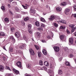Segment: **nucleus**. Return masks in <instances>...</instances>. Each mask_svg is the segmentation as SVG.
Here are the masks:
<instances>
[{
	"label": "nucleus",
	"mask_w": 76,
	"mask_h": 76,
	"mask_svg": "<svg viewBox=\"0 0 76 76\" xmlns=\"http://www.w3.org/2000/svg\"><path fill=\"white\" fill-rule=\"evenodd\" d=\"M42 52L44 55H47V51L45 49H43L42 50Z\"/></svg>",
	"instance_id": "12"
},
{
	"label": "nucleus",
	"mask_w": 76,
	"mask_h": 76,
	"mask_svg": "<svg viewBox=\"0 0 76 76\" xmlns=\"http://www.w3.org/2000/svg\"><path fill=\"white\" fill-rule=\"evenodd\" d=\"M69 26L70 27V28H73L75 26L73 24H70L69 25Z\"/></svg>",
	"instance_id": "29"
},
{
	"label": "nucleus",
	"mask_w": 76,
	"mask_h": 76,
	"mask_svg": "<svg viewBox=\"0 0 76 76\" xmlns=\"http://www.w3.org/2000/svg\"><path fill=\"white\" fill-rule=\"evenodd\" d=\"M4 70V66L2 65L0 66V72H3Z\"/></svg>",
	"instance_id": "10"
},
{
	"label": "nucleus",
	"mask_w": 76,
	"mask_h": 76,
	"mask_svg": "<svg viewBox=\"0 0 76 76\" xmlns=\"http://www.w3.org/2000/svg\"><path fill=\"white\" fill-rule=\"evenodd\" d=\"M29 51L31 55H32L33 56H34V55L35 54L34 51V50H33L32 49H30Z\"/></svg>",
	"instance_id": "5"
},
{
	"label": "nucleus",
	"mask_w": 76,
	"mask_h": 76,
	"mask_svg": "<svg viewBox=\"0 0 76 76\" xmlns=\"http://www.w3.org/2000/svg\"><path fill=\"white\" fill-rule=\"evenodd\" d=\"M56 9L57 12H60L61 10V8L59 7H57Z\"/></svg>",
	"instance_id": "14"
},
{
	"label": "nucleus",
	"mask_w": 76,
	"mask_h": 76,
	"mask_svg": "<svg viewBox=\"0 0 76 76\" xmlns=\"http://www.w3.org/2000/svg\"><path fill=\"white\" fill-rule=\"evenodd\" d=\"M22 6H23L25 9H27V7L26 6H24L23 5H22Z\"/></svg>",
	"instance_id": "48"
},
{
	"label": "nucleus",
	"mask_w": 76,
	"mask_h": 76,
	"mask_svg": "<svg viewBox=\"0 0 76 76\" xmlns=\"http://www.w3.org/2000/svg\"><path fill=\"white\" fill-rule=\"evenodd\" d=\"M60 38L61 40H63L64 39V36L63 35H61L60 37Z\"/></svg>",
	"instance_id": "25"
},
{
	"label": "nucleus",
	"mask_w": 76,
	"mask_h": 76,
	"mask_svg": "<svg viewBox=\"0 0 76 76\" xmlns=\"http://www.w3.org/2000/svg\"><path fill=\"white\" fill-rule=\"evenodd\" d=\"M70 12V9H66L65 11V14L66 15H67V13L68 12Z\"/></svg>",
	"instance_id": "17"
},
{
	"label": "nucleus",
	"mask_w": 76,
	"mask_h": 76,
	"mask_svg": "<svg viewBox=\"0 0 76 76\" xmlns=\"http://www.w3.org/2000/svg\"><path fill=\"white\" fill-rule=\"evenodd\" d=\"M28 26L29 29H31V28H32V25H31V24H29L28 25Z\"/></svg>",
	"instance_id": "39"
},
{
	"label": "nucleus",
	"mask_w": 76,
	"mask_h": 76,
	"mask_svg": "<svg viewBox=\"0 0 76 76\" xmlns=\"http://www.w3.org/2000/svg\"><path fill=\"white\" fill-rule=\"evenodd\" d=\"M11 31L12 32H13L15 31V28L13 27H12L11 28Z\"/></svg>",
	"instance_id": "45"
},
{
	"label": "nucleus",
	"mask_w": 76,
	"mask_h": 76,
	"mask_svg": "<svg viewBox=\"0 0 76 76\" xmlns=\"http://www.w3.org/2000/svg\"><path fill=\"white\" fill-rule=\"evenodd\" d=\"M48 72H49V73H50V72H51V71L50 69H49L48 70Z\"/></svg>",
	"instance_id": "64"
},
{
	"label": "nucleus",
	"mask_w": 76,
	"mask_h": 76,
	"mask_svg": "<svg viewBox=\"0 0 76 76\" xmlns=\"http://www.w3.org/2000/svg\"><path fill=\"white\" fill-rule=\"evenodd\" d=\"M40 20L41 21L43 22H45V19L43 18H41Z\"/></svg>",
	"instance_id": "26"
},
{
	"label": "nucleus",
	"mask_w": 76,
	"mask_h": 76,
	"mask_svg": "<svg viewBox=\"0 0 76 76\" xmlns=\"http://www.w3.org/2000/svg\"><path fill=\"white\" fill-rule=\"evenodd\" d=\"M66 32L68 34H70V32H69V31L68 30V29L66 30Z\"/></svg>",
	"instance_id": "54"
},
{
	"label": "nucleus",
	"mask_w": 76,
	"mask_h": 76,
	"mask_svg": "<svg viewBox=\"0 0 76 76\" xmlns=\"http://www.w3.org/2000/svg\"><path fill=\"white\" fill-rule=\"evenodd\" d=\"M12 40H13V42L14 43L15 42V39H12Z\"/></svg>",
	"instance_id": "56"
},
{
	"label": "nucleus",
	"mask_w": 76,
	"mask_h": 76,
	"mask_svg": "<svg viewBox=\"0 0 76 76\" xmlns=\"http://www.w3.org/2000/svg\"><path fill=\"white\" fill-rule=\"evenodd\" d=\"M41 70H47V68H46L45 66H43L42 67V69Z\"/></svg>",
	"instance_id": "43"
},
{
	"label": "nucleus",
	"mask_w": 76,
	"mask_h": 76,
	"mask_svg": "<svg viewBox=\"0 0 76 76\" xmlns=\"http://www.w3.org/2000/svg\"><path fill=\"white\" fill-rule=\"evenodd\" d=\"M58 75H61L63 73V71L61 69H59L58 71Z\"/></svg>",
	"instance_id": "15"
},
{
	"label": "nucleus",
	"mask_w": 76,
	"mask_h": 76,
	"mask_svg": "<svg viewBox=\"0 0 76 76\" xmlns=\"http://www.w3.org/2000/svg\"><path fill=\"white\" fill-rule=\"evenodd\" d=\"M25 76H32L31 75L26 74L25 75Z\"/></svg>",
	"instance_id": "53"
},
{
	"label": "nucleus",
	"mask_w": 76,
	"mask_h": 76,
	"mask_svg": "<svg viewBox=\"0 0 76 76\" xmlns=\"http://www.w3.org/2000/svg\"><path fill=\"white\" fill-rule=\"evenodd\" d=\"M60 28L61 29H64L65 28V26H61Z\"/></svg>",
	"instance_id": "34"
},
{
	"label": "nucleus",
	"mask_w": 76,
	"mask_h": 76,
	"mask_svg": "<svg viewBox=\"0 0 76 76\" xmlns=\"http://www.w3.org/2000/svg\"><path fill=\"white\" fill-rule=\"evenodd\" d=\"M30 14L35 13V10L33 8H30Z\"/></svg>",
	"instance_id": "3"
},
{
	"label": "nucleus",
	"mask_w": 76,
	"mask_h": 76,
	"mask_svg": "<svg viewBox=\"0 0 76 76\" xmlns=\"http://www.w3.org/2000/svg\"><path fill=\"white\" fill-rule=\"evenodd\" d=\"M8 7L9 8H10V5L9 4H8Z\"/></svg>",
	"instance_id": "63"
},
{
	"label": "nucleus",
	"mask_w": 76,
	"mask_h": 76,
	"mask_svg": "<svg viewBox=\"0 0 76 76\" xmlns=\"http://www.w3.org/2000/svg\"><path fill=\"white\" fill-rule=\"evenodd\" d=\"M36 35L38 37H40V35H41V34L38 32H37L36 33Z\"/></svg>",
	"instance_id": "27"
},
{
	"label": "nucleus",
	"mask_w": 76,
	"mask_h": 76,
	"mask_svg": "<svg viewBox=\"0 0 76 76\" xmlns=\"http://www.w3.org/2000/svg\"><path fill=\"white\" fill-rule=\"evenodd\" d=\"M9 12L11 15H13V13H12V12L10 10H9Z\"/></svg>",
	"instance_id": "50"
},
{
	"label": "nucleus",
	"mask_w": 76,
	"mask_h": 76,
	"mask_svg": "<svg viewBox=\"0 0 76 76\" xmlns=\"http://www.w3.org/2000/svg\"><path fill=\"white\" fill-rule=\"evenodd\" d=\"M28 32L30 34H32V30H28Z\"/></svg>",
	"instance_id": "46"
},
{
	"label": "nucleus",
	"mask_w": 76,
	"mask_h": 76,
	"mask_svg": "<svg viewBox=\"0 0 76 76\" xmlns=\"http://www.w3.org/2000/svg\"><path fill=\"white\" fill-rule=\"evenodd\" d=\"M21 24L22 25H25V22H24V21L23 20L21 21Z\"/></svg>",
	"instance_id": "32"
},
{
	"label": "nucleus",
	"mask_w": 76,
	"mask_h": 76,
	"mask_svg": "<svg viewBox=\"0 0 76 76\" xmlns=\"http://www.w3.org/2000/svg\"><path fill=\"white\" fill-rule=\"evenodd\" d=\"M41 26H42V27H44V26H45L44 24L42 23H41Z\"/></svg>",
	"instance_id": "52"
},
{
	"label": "nucleus",
	"mask_w": 76,
	"mask_h": 76,
	"mask_svg": "<svg viewBox=\"0 0 76 76\" xmlns=\"http://www.w3.org/2000/svg\"><path fill=\"white\" fill-rule=\"evenodd\" d=\"M74 31H75V29H72V31H71L72 33V32H74Z\"/></svg>",
	"instance_id": "61"
},
{
	"label": "nucleus",
	"mask_w": 76,
	"mask_h": 76,
	"mask_svg": "<svg viewBox=\"0 0 76 76\" xmlns=\"http://www.w3.org/2000/svg\"><path fill=\"white\" fill-rule=\"evenodd\" d=\"M47 37L48 39H50V38H51V37H50V36H47Z\"/></svg>",
	"instance_id": "58"
},
{
	"label": "nucleus",
	"mask_w": 76,
	"mask_h": 76,
	"mask_svg": "<svg viewBox=\"0 0 76 76\" xmlns=\"http://www.w3.org/2000/svg\"><path fill=\"white\" fill-rule=\"evenodd\" d=\"M4 21L5 22H9V19L8 18H5L4 19Z\"/></svg>",
	"instance_id": "16"
},
{
	"label": "nucleus",
	"mask_w": 76,
	"mask_h": 76,
	"mask_svg": "<svg viewBox=\"0 0 76 76\" xmlns=\"http://www.w3.org/2000/svg\"><path fill=\"white\" fill-rule=\"evenodd\" d=\"M15 36L17 38H19L20 37V34L18 32H16L15 34Z\"/></svg>",
	"instance_id": "6"
},
{
	"label": "nucleus",
	"mask_w": 76,
	"mask_h": 76,
	"mask_svg": "<svg viewBox=\"0 0 76 76\" xmlns=\"http://www.w3.org/2000/svg\"><path fill=\"white\" fill-rule=\"evenodd\" d=\"M54 26H55V27H58V24H57L56 23H54Z\"/></svg>",
	"instance_id": "42"
},
{
	"label": "nucleus",
	"mask_w": 76,
	"mask_h": 76,
	"mask_svg": "<svg viewBox=\"0 0 76 76\" xmlns=\"http://www.w3.org/2000/svg\"><path fill=\"white\" fill-rule=\"evenodd\" d=\"M42 42H45L46 41L45 40H42Z\"/></svg>",
	"instance_id": "59"
},
{
	"label": "nucleus",
	"mask_w": 76,
	"mask_h": 76,
	"mask_svg": "<svg viewBox=\"0 0 76 76\" xmlns=\"http://www.w3.org/2000/svg\"><path fill=\"white\" fill-rule=\"evenodd\" d=\"M6 35V34H5V33L3 32H0V36H5Z\"/></svg>",
	"instance_id": "20"
},
{
	"label": "nucleus",
	"mask_w": 76,
	"mask_h": 76,
	"mask_svg": "<svg viewBox=\"0 0 76 76\" xmlns=\"http://www.w3.org/2000/svg\"><path fill=\"white\" fill-rule=\"evenodd\" d=\"M74 9L75 10H76V5H75L74 6Z\"/></svg>",
	"instance_id": "57"
},
{
	"label": "nucleus",
	"mask_w": 76,
	"mask_h": 76,
	"mask_svg": "<svg viewBox=\"0 0 76 76\" xmlns=\"http://www.w3.org/2000/svg\"><path fill=\"white\" fill-rule=\"evenodd\" d=\"M33 4H37V1L36 0H35L33 1Z\"/></svg>",
	"instance_id": "44"
},
{
	"label": "nucleus",
	"mask_w": 76,
	"mask_h": 76,
	"mask_svg": "<svg viewBox=\"0 0 76 76\" xmlns=\"http://www.w3.org/2000/svg\"><path fill=\"white\" fill-rule=\"evenodd\" d=\"M55 66H56L54 64H50V68L51 69H53V67H55Z\"/></svg>",
	"instance_id": "23"
},
{
	"label": "nucleus",
	"mask_w": 76,
	"mask_h": 76,
	"mask_svg": "<svg viewBox=\"0 0 76 76\" xmlns=\"http://www.w3.org/2000/svg\"><path fill=\"white\" fill-rule=\"evenodd\" d=\"M5 69H7V70H10V71H12V70H11L10 68L9 67H8L7 66H5Z\"/></svg>",
	"instance_id": "28"
},
{
	"label": "nucleus",
	"mask_w": 76,
	"mask_h": 76,
	"mask_svg": "<svg viewBox=\"0 0 76 76\" xmlns=\"http://www.w3.org/2000/svg\"><path fill=\"white\" fill-rule=\"evenodd\" d=\"M38 29L39 31H41V30H42V28L41 27H39V28H38Z\"/></svg>",
	"instance_id": "41"
},
{
	"label": "nucleus",
	"mask_w": 76,
	"mask_h": 76,
	"mask_svg": "<svg viewBox=\"0 0 76 76\" xmlns=\"http://www.w3.org/2000/svg\"><path fill=\"white\" fill-rule=\"evenodd\" d=\"M13 71L15 73H16V74H19V71L18 70H16V69H13Z\"/></svg>",
	"instance_id": "11"
},
{
	"label": "nucleus",
	"mask_w": 76,
	"mask_h": 76,
	"mask_svg": "<svg viewBox=\"0 0 76 76\" xmlns=\"http://www.w3.org/2000/svg\"><path fill=\"white\" fill-rule=\"evenodd\" d=\"M25 13H26V12H21V14L22 15H24Z\"/></svg>",
	"instance_id": "55"
},
{
	"label": "nucleus",
	"mask_w": 76,
	"mask_h": 76,
	"mask_svg": "<svg viewBox=\"0 0 76 76\" xmlns=\"http://www.w3.org/2000/svg\"><path fill=\"white\" fill-rule=\"evenodd\" d=\"M43 62H42V60L40 61L39 64H40V65H41V66H42L43 64Z\"/></svg>",
	"instance_id": "35"
},
{
	"label": "nucleus",
	"mask_w": 76,
	"mask_h": 76,
	"mask_svg": "<svg viewBox=\"0 0 76 76\" xmlns=\"http://www.w3.org/2000/svg\"><path fill=\"white\" fill-rule=\"evenodd\" d=\"M46 8L47 9H49V10H50V6H48V5H47L46 6Z\"/></svg>",
	"instance_id": "47"
},
{
	"label": "nucleus",
	"mask_w": 76,
	"mask_h": 76,
	"mask_svg": "<svg viewBox=\"0 0 76 76\" xmlns=\"http://www.w3.org/2000/svg\"><path fill=\"white\" fill-rule=\"evenodd\" d=\"M50 20L53 21L55 19V16L54 15H51L50 17L48 18Z\"/></svg>",
	"instance_id": "8"
},
{
	"label": "nucleus",
	"mask_w": 76,
	"mask_h": 76,
	"mask_svg": "<svg viewBox=\"0 0 76 76\" xmlns=\"http://www.w3.org/2000/svg\"><path fill=\"white\" fill-rule=\"evenodd\" d=\"M66 66H70V63L68 61L66 62Z\"/></svg>",
	"instance_id": "31"
},
{
	"label": "nucleus",
	"mask_w": 76,
	"mask_h": 76,
	"mask_svg": "<svg viewBox=\"0 0 76 76\" xmlns=\"http://www.w3.org/2000/svg\"><path fill=\"white\" fill-rule=\"evenodd\" d=\"M16 64L17 66L18 67H19L20 68H21V67H22V66L21 64V62L20 61L18 62Z\"/></svg>",
	"instance_id": "4"
},
{
	"label": "nucleus",
	"mask_w": 76,
	"mask_h": 76,
	"mask_svg": "<svg viewBox=\"0 0 76 76\" xmlns=\"http://www.w3.org/2000/svg\"><path fill=\"white\" fill-rule=\"evenodd\" d=\"M66 4L67 3H66V2H64L63 3H61V6H64L66 5Z\"/></svg>",
	"instance_id": "18"
},
{
	"label": "nucleus",
	"mask_w": 76,
	"mask_h": 76,
	"mask_svg": "<svg viewBox=\"0 0 76 76\" xmlns=\"http://www.w3.org/2000/svg\"><path fill=\"white\" fill-rule=\"evenodd\" d=\"M69 44H73V39L72 38H70L69 39Z\"/></svg>",
	"instance_id": "2"
},
{
	"label": "nucleus",
	"mask_w": 76,
	"mask_h": 76,
	"mask_svg": "<svg viewBox=\"0 0 76 76\" xmlns=\"http://www.w3.org/2000/svg\"><path fill=\"white\" fill-rule=\"evenodd\" d=\"M29 19V18L28 17H26L24 19V20L25 21H27V20H28Z\"/></svg>",
	"instance_id": "40"
},
{
	"label": "nucleus",
	"mask_w": 76,
	"mask_h": 76,
	"mask_svg": "<svg viewBox=\"0 0 76 76\" xmlns=\"http://www.w3.org/2000/svg\"><path fill=\"white\" fill-rule=\"evenodd\" d=\"M35 47L36 48L37 50H39V47L38 46H37L36 45H35Z\"/></svg>",
	"instance_id": "38"
},
{
	"label": "nucleus",
	"mask_w": 76,
	"mask_h": 76,
	"mask_svg": "<svg viewBox=\"0 0 76 76\" xmlns=\"http://www.w3.org/2000/svg\"><path fill=\"white\" fill-rule=\"evenodd\" d=\"M69 56H70V57H73V55L72 54H70Z\"/></svg>",
	"instance_id": "60"
},
{
	"label": "nucleus",
	"mask_w": 76,
	"mask_h": 76,
	"mask_svg": "<svg viewBox=\"0 0 76 76\" xmlns=\"http://www.w3.org/2000/svg\"><path fill=\"white\" fill-rule=\"evenodd\" d=\"M60 22H61V23H66V21L63 20H60Z\"/></svg>",
	"instance_id": "30"
},
{
	"label": "nucleus",
	"mask_w": 76,
	"mask_h": 76,
	"mask_svg": "<svg viewBox=\"0 0 76 76\" xmlns=\"http://www.w3.org/2000/svg\"><path fill=\"white\" fill-rule=\"evenodd\" d=\"M72 16L73 17H74V18H76V14H73Z\"/></svg>",
	"instance_id": "49"
},
{
	"label": "nucleus",
	"mask_w": 76,
	"mask_h": 76,
	"mask_svg": "<svg viewBox=\"0 0 76 76\" xmlns=\"http://www.w3.org/2000/svg\"><path fill=\"white\" fill-rule=\"evenodd\" d=\"M35 25L37 26H39L40 24L38 21H36L35 23Z\"/></svg>",
	"instance_id": "13"
},
{
	"label": "nucleus",
	"mask_w": 76,
	"mask_h": 76,
	"mask_svg": "<svg viewBox=\"0 0 76 76\" xmlns=\"http://www.w3.org/2000/svg\"><path fill=\"white\" fill-rule=\"evenodd\" d=\"M70 75L69 74H66V76H70Z\"/></svg>",
	"instance_id": "62"
},
{
	"label": "nucleus",
	"mask_w": 76,
	"mask_h": 76,
	"mask_svg": "<svg viewBox=\"0 0 76 76\" xmlns=\"http://www.w3.org/2000/svg\"><path fill=\"white\" fill-rule=\"evenodd\" d=\"M60 19V18L59 16H55V20H57V19H58L59 20Z\"/></svg>",
	"instance_id": "22"
},
{
	"label": "nucleus",
	"mask_w": 76,
	"mask_h": 76,
	"mask_svg": "<svg viewBox=\"0 0 76 76\" xmlns=\"http://www.w3.org/2000/svg\"><path fill=\"white\" fill-rule=\"evenodd\" d=\"M24 47H25V45H24V44H23L22 45L20 46V49H23V48H24Z\"/></svg>",
	"instance_id": "24"
},
{
	"label": "nucleus",
	"mask_w": 76,
	"mask_h": 76,
	"mask_svg": "<svg viewBox=\"0 0 76 76\" xmlns=\"http://www.w3.org/2000/svg\"><path fill=\"white\" fill-rule=\"evenodd\" d=\"M53 49L55 51H56V53L58 52L60 50V48H59V47L57 46H55L53 47Z\"/></svg>",
	"instance_id": "1"
},
{
	"label": "nucleus",
	"mask_w": 76,
	"mask_h": 76,
	"mask_svg": "<svg viewBox=\"0 0 76 76\" xmlns=\"http://www.w3.org/2000/svg\"><path fill=\"white\" fill-rule=\"evenodd\" d=\"M38 55L39 57H41V55L42 53H41L40 52L38 51L37 52Z\"/></svg>",
	"instance_id": "19"
},
{
	"label": "nucleus",
	"mask_w": 76,
	"mask_h": 76,
	"mask_svg": "<svg viewBox=\"0 0 76 76\" xmlns=\"http://www.w3.org/2000/svg\"><path fill=\"white\" fill-rule=\"evenodd\" d=\"M15 10L17 12H19V9L18 8V7H15Z\"/></svg>",
	"instance_id": "36"
},
{
	"label": "nucleus",
	"mask_w": 76,
	"mask_h": 76,
	"mask_svg": "<svg viewBox=\"0 0 76 76\" xmlns=\"http://www.w3.org/2000/svg\"><path fill=\"white\" fill-rule=\"evenodd\" d=\"M1 8L2 10L4 11L5 10V7L4 6H2Z\"/></svg>",
	"instance_id": "33"
},
{
	"label": "nucleus",
	"mask_w": 76,
	"mask_h": 76,
	"mask_svg": "<svg viewBox=\"0 0 76 76\" xmlns=\"http://www.w3.org/2000/svg\"><path fill=\"white\" fill-rule=\"evenodd\" d=\"M23 39L26 42H28V41H30V39H29V38L26 37H23Z\"/></svg>",
	"instance_id": "7"
},
{
	"label": "nucleus",
	"mask_w": 76,
	"mask_h": 76,
	"mask_svg": "<svg viewBox=\"0 0 76 76\" xmlns=\"http://www.w3.org/2000/svg\"><path fill=\"white\" fill-rule=\"evenodd\" d=\"M31 64H27V67L28 69H30L31 67Z\"/></svg>",
	"instance_id": "21"
},
{
	"label": "nucleus",
	"mask_w": 76,
	"mask_h": 76,
	"mask_svg": "<svg viewBox=\"0 0 76 76\" xmlns=\"http://www.w3.org/2000/svg\"><path fill=\"white\" fill-rule=\"evenodd\" d=\"M9 51L11 52H12L13 50V48H10Z\"/></svg>",
	"instance_id": "37"
},
{
	"label": "nucleus",
	"mask_w": 76,
	"mask_h": 76,
	"mask_svg": "<svg viewBox=\"0 0 76 76\" xmlns=\"http://www.w3.org/2000/svg\"><path fill=\"white\" fill-rule=\"evenodd\" d=\"M44 65L47 66V67H48L49 66V63L48 61H45L44 62Z\"/></svg>",
	"instance_id": "9"
},
{
	"label": "nucleus",
	"mask_w": 76,
	"mask_h": 76,
	"mask_svg": "<svg viewBox=\"0 0 76 76\" xmlns=\"http://www.w3.org/2000/svg\"><path fill=\"white\" fill-rule=\"evenodd\" d=\"M10 39H14L13 36H10Z\"/></svg>",
	"instance_id": "51"
}]
</instances>
